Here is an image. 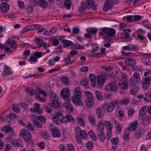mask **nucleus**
Instances as JSON below:
<instances>
[{"mask_svg": "<svg viewBox=\"0 0 151 151\" xmlns=\"http://www.w3.org/2000/svg\"><path fill=\"white\" fill-rule=\"evenodd\" d=\"M144 76L145 77L141 82V84L143 89H147L150 85L151 81V71L148 70L145 72Z\"/></svg>", "mask_w": 151, "mask_h": 151, "instance_id": "nucleus-1", "label": "nucleus"}, {"mask_svg": "<svg viewBox=\"0 0 151 151\" xmlns=\"http://www.w3.org/2000/svg\"><path fill=\"white\" fill-rule=\"evenodd\" d=\"M75 132L76 135L80 137L83 139H85L87 138V133L85 130H81L80 127L77 126L75 128Z\"/></svg>", "mask_w": 151, "mask_h": 151, "instance_id": "nucleus-2", "label": "nucleus"}, {"mask_svg": "<svg viewBox=\"0 0 151 151\" xmlns=\"http://www.w3.org/2000/svg\"><path fill=\"white\" fill-rule=\"evenodd\" d=\"M70 93L69 89L65 88L61 91L60 93L61 96L63 97L64 100L67 102H69L70 101Z\"/></svg>", "mask_w": 151, "mask_h": 151, "instance_id": "nucleus-3", "label": "nucleus"}, {"mask_svg": "<svg viewBox=\"0 0 151 151\" xmlns=\"http://www.w3.org/2000/svg\"><path fill=\"white\" fill-rule=\"evenodd\" d=\"M63 117L62 113L60 112H58L52 117V119L55 123L58 125H60L62 124L61 119Z\"/></svg>", "mask_w": 151, "mask_h": 151, "instance_id": "nucleus-4", "label": "nucleus"}, {"mask_svg": "<svg viewBox=\"0 0 151 151\" xmlns=\"http://www.w3.org/2000/svg\"><path fill=\"white\" fill-rule=\"evenodd\" d=\"M20 135L22 136L24 139L27 141H29L31 139V136L28 133V131L26 129H22L20 132Z\"/></svg>", "mask_w": 151, "mask_h": 151, "instance_id": "nucleus-5", "label": "nucleus"}, {"mask_svg": "<svg viewBox=\"0 0 151 151\" xmlns=\"http://www.w3.org/2000/svg\"><path fill=\"white\" fill-rule=\"evenodd\" d=\"M118 102L116 101H114L106 105V111L108 113L112 112L114 109L116 105L117 104Z\"/></svg>", "mask_w": 151, "mask_h": 151, "instance_id": "nucleus-6", "label": "nucleus"}, {"mask_svg": "<svg viewBox=\"0 0 151 151\" xmlns=\"http://www.w3.org/2000/svg\"><path fill=\"white\" fill-rule=\"evenodd\" d=\"M146 112H148L150 114H151V105L149 106H145L142 107L140 109L139 115L143 116L146 115Z\"/></svg>", "mask_w": 151, "mask_h": 151, "instance_id": "nucleus-7", "label": "nucleus"}, {"mask_svg": "<svg viewBox=\"0 0 151 151\" xmlns=\"http://www.w3.org/2000/svg\"><path fill=\"white\" fill-rule=\"evenodd\" d=\"M75 121L74 117L71 115L68 114L62 118L61 122L62 124H65L70 122H74Z\"/></svg>", "mask_w": 151, "mask_h": 151, "instance_id": "nucleus-8", "label": "nucleus"}, {"mask_svg": "<svg viewBox=\"0 0 151 151\" xmlns=\"http://www.w3.org/2000/svg\"><path fill=\"white\" fill-rule=\"evenodd\" d=\"M29 111L32 112L35 114H40L42 113V109L40 107V104L36 103L34 107V108H31L29 109Z\"/></svg>", "mask_w": 151, "mask_h": 151, "instance_id": "nucleus-9", "label": "nucleus"}, {"mask_svg": "<svg viewBox=\"0 0 151 151\" xmlns=\"http://www.w3.org/2000/svg\"><path fill=\"white\" fill-rule=\"evenodd\" d=\"M104 128H99L98 130H97V137L98 139L101 142L104 141L106 138V136L104 134Z\"/></svg>", "mask_w": 151, "mask_h": 151, "instance_id": "nucleus-10", "label": "nucleus"}, {"mask_svg": "<svg viewBox=\"0 0 151 151\" xmlns=\"http://www.w3.org/2000/svg\"><path fill=\"white\" fill-rule=\"evenodd\" d=\"M106 76L104 74L98 75L97 78V82L98 84L100 85L104 84L107 79Z\"/></svg>", "mask_w": 151, "mask_h": 151, "instance_id": "nucleus-11", "label": "nucleus"}, {"mask_svg": "<svg viewBox=\"0 0 151 151\" xmlns=\"http://www.w3.org/2000/svg\"><path fill=\"white\" fill-rule=\"evenodd\" d=\"M139 123L138 121H135L131 123L127 129L129 131L134 132L137 127Z\"/></svg>", "mask_w": 151, "mask_h": 151, "instance_id": "nucleus-12", "label": "nucleus"}, {"mask_svg": "<svg viewBox=\"0 0 151 151\" xmlns=\"http://www.w3.org/2000/svg\"><path fill=\"white\" fill-rule=\"evenodd\" d=\"M9 9V5L6 3H2L0 5V10L3 13L7 12Z\"/></svg>", "mask_w": 151, "mask_h": 151, "instance_id": "nucleus-13", "label": "nucleus"}, {"mask_svg": "<svg viewBox=\"0 0 151 151\" xmlns=\"http://www.w3.org/2000/svg\"><path fill=\"white\" fill-rule=\"evenodd\" d=\"M109 90L113 92H116L118 90V88L117 84L115 82H112L109 84Z\"/></svg>", "mask_w": 151, "mask_h": 151, "instance_id": "nucleus-14", "label": "nucleus"}, {"mask_svg": "<svg viewBox=\"0 0 151 151\" xmlns=\"http://www.w3.org/2000/svg\"><path fill=\"white\" fill-rule=\"evenodd\" d=\"M52 134L54 137L58 138L61 136V132L59 129L57 128H55L51 130Z\"/></svg>", "mask_w": 151, "mask_h": 151, "instance_id": "nucleus-15", "label": "nucleus"}, {"mask_svg": "<svg viewBox=\"0 0 151 151\" xmlns=\"http://www.w3.org/2000/svg\"><path fill=\"white\" fill-rule=\"evenodd\" d=\"M37 5L38 6L43 9H46L48 6V3L46 0H38Z\"/></svg>", "mask_w": 151, "mask_h": 151, "instance_id": "nucleus-16", "label": "nucleus"}, {"mask_svg": "<svg viewBox=\"0 0 151 151\" xmlns=\"http://www.w3.org/2000/svg\"><path fill=\"white\" fill-rule=\"evenodd\" d=\"M81 89L79 87L75 88L73 90V97H81L82 94Z\"/></svg>", "mask_w": 151, "mask_h": 151, "instance_id": "nucleus-17", "label": "nucleus"}, {"mask_svg": "<svg viewBox=\"0 0 151 151\" xmlns=\"http://www.w3.org/2000/svg\"><path fill=\"white\" fill-rule=\"evenodd\" d=\"M81 97H73L72 98V101L73 103L76 106H81L83 105L82 101L80 99Z\"/></svg>", "mask_w": 151, "mask_h": 151, "instance_id": "nucleus-18", "label": "nucleus"}, {"mask_svg": "<svg viewBox=\"0 0 151 151\" xmlns=\"http://www.w3.org/2000/svg\"><path fill=\"white\" fill-rule=\"evenodd\" d=\"M12 145L16 147H20L22 145V142L19 139H16L13 140L12 142Z\"/></svg>", "mask_w": 151, "mask_h": 151, "instance_id": "nucleus-19", "label": "nucleus"}, {"mask_svg": "<svg viewBox=\"0 0 151 151\" xmlns=\"http://www.w3.org/2000/svg\"><path fill=\"white\" fill-rule=\"evenodd\" d=\"M4 70L2 73V75L3 76H6L7 75H9L12 73V72L10 70V68H8L7 66L5 65L4 66Z\"/></svg>", "mask_w": 151, "mask_h": 151, "instance_id": "nucleus-20", "label": "nucleus"}, {"mask_svg": "<svg viewBox=\"0 0 151 151\" xmlns=\"http://www.w3.org/2000/svg\"><path fill=\"white\" fill-rule=\"evenodd\" d=\"M124 63L130 66H134L136 64L135 60L132 59H126L124 60Z\"/></svg>", "mask_w": 151, "mask_h": 151, "instance_id": "nucleus-21", "label": "nucleus"}, {"mask_svg": "<svg viewBox=\"0 0 151 151\" xmlns=\"http://www.w3.org/2000/svg\"><path fill=\"white\" fill-rule=\"evenodd\" d=\"M64 106L68 112H73V107L71 104L68 103H65L64 104Z\"/></svg>", "mask_w": 151, "mask_h": 151, "instance_id": "nucleus-22", "label": "nucleus"}, {"mask_svg": "<svg viewBox=\"0 0 151 151\" xmlns=\"http://www.w3.org/2000/svg\"><path fill=\"white\" fill-rule=\"evenodd\" d=\"M103 110L100 107H98L96 110V114L98 118L100 119L103 117Z\"/></svg>", "mask_w": 151, "mask_h": 151, "instance_id": "nucleus-23", "label": "nucleus"}, {"mask_svg": "<svg viewBox=\"0 0 151 151\" xmlns=\"http://www.w3.org/2000/svg\"><path fill=\"white\" fill-rule=\"evenodd\" d=\"M118 85L121 90H125L128 88L127 82L125 81H124L122 83L119 82Z\"/></svg>", "mask_w": 151, "mask_h": 151, "instance_id": "nucleus-24", "label": "nucleus"}, {"mask_svg": "<svg viewBox=\"0 0 151 151\" xmlns=\"http://www.w3.org/2000/svg\"><path fill=\"white\" fill-rule=\"evenodd\" d=\"M6 44L8 45H10L11 47L15 49L17 47V45L16 43V42L14 40H6Z\"/></svg>", "mask_w": 151, "mask_h": 151, "instance_id": "nucleus-25", "label": "nucleus"}, {"mask_svg": "<svg viewBox=\"0 0 151 151\" xmlns=\"http://www.w3.org/2000/svg\"><path fill=\"white\" fill-rule=\"evenodd\" d=\"M109 0H106L105 1V4L104 6L103 11L104 12H106L108 10V9H110L113 5L111 4H110L109 3Z\"/></svg>", "mask_w": 151, "mask_h": 151, "instance_id": "nucleus-26", "label": "nucleus"}, {"mask_svg": "<svg viewBox=\"0 0 151 151\" xmlns=\"http://www.w3.org/2000/svg\"><path fill=\"white\" fill-rule=\"evenodd\" d=\"M25 92L27 93L32 96L35 94L37 92V91L36 90L29 87H27L25 89Z\"/></svg>", "mask_w": 151, "mask_h": 151, "instance_id": "nucleus-27", "label": "nucleus"}, {"mask_svg": "<svg viewBox=\"0 0 151 151\" xmlns=\"http://www.w3.org/2000/svg\"><path fill=\"white\" fill-rule=\"evenodd\" d=\"M83 4L85 5L86 9H89L92 7L94 4V2L93 0H87L86 2L83 3Z\"/></svg>", "mask_w": 151, "mask_h": 151, "instance_id": "nucleus-28", "label": "nucleus"}, {"mask_svg": "<svg viewBox=\"0 0 151 151\" xmlns=\"http://www.w3.org/2000/svg\"><path fill=\"white\" fill-rule=\"evenodd\" d=\"M133 78L134 81L137 84H139L140 82V76L138 73H135L133 74Z\"/></svg>", "mask_w": 151, "mask_h": 151, "instance_id": "nucleus-29", "label": "nucleus"}, {"mask_svg": "<svg viewBox=\"0 0 151 151\" xmlns=\"http://www.w3.org/2000/svg\"><path fill=\"white\" fill-rule=\"evenodd\" d=\"M143 134V130L140 128L138 129L135 134V137L138 139H140Z\"/></svg>", "mask_w": 151, "mask_h": 151, "instance_id": "nucleus-30", "label": "nucleus"}, {"mask_svg": "<svg viewBox=\"0 0 151 151\" xmlns=\"http://www.w3.org/2000/svg\"><path fill=\"white\" fill-rule=\"evenodd\" d=\"M88 118L89 121L90 122V124L92 125H96V123L95 121V117L94 115H89L88 116Z\"/></svg>", "mask_w": 151, "mask_h": 151, "instance_id": "nucleus-31", "label": "nucleus"}, {"mask_svg": "<svg viewBox=\"0 0 151 151\" xmlns=\"http://www.w3.org/2000/svg\"><path fill=\"white\" fill-rule=\"evenodd\" d=\"M61 42L64 43L63 46L64 48L73 45V43L70 41L63 40Z\"/></svg>", "mask_w": 151, "mask_h": 151, "instance_id": "nucleus-32", "label": "nucleus"}, {"mask_svg": "<svg viewBox=\"0 0 151 151\" xmlns=\"http://www.w3.org/2000/svg\"><path fill=\"white\" fill-rule=\"evenodd\" d=\"M53 102L52 103L49 104V106L54 108H57L58 107L59 104L57 99H55L52 101Z\"/></svg>", "mask_w": 151, "mask_h": 151, "instance_id": "nucleus-33", "label": "nucleus"}, {"mask_svg": "<svg viewBox=\"0 0 151 151\" xmlns=\"http://www.w3.org/2000/svg\"><path fill=\"white\" fill-rule=\"evenodd\" d=\"M109 28L107 27L103 28L101 30V31L99 32V35L103 36L105 34H106L108 35L109 31Z\"/></svg>", "mask_w": 151, "mask_h": 151, "instance_id": "nucleus-34", "label": "nucleus"}, {"mask_svg": "<svg viewBox=\"0 0 151 151\" xmlns=\"http://www.w3.org/2000/svg\"><path fill=\"white\" fill-rule=\"evenodd\" d=\"M77 121L82 126H84L85 124V121L83 116H78L76 119Z\"/></svg>", "mask_w": 151, "mask_h": 151, "instance_id": "nucleus-35", "label": "nucleus"}, {"mask_svg": "<svg viewBox=\"0 0 151 151\" xmlns=\"http://www.w3.org/2000/svg\"><path fill=\"white\" fill-rule=\"evenodd\" d=\"M104 125L107 128V132H111L112 130L113 125L108 121L104 122Z\"/></svg>", "mask_w": 151, "mask_h": 151, "instance_id": "nucleus-36", "label": "nucleus"}, {"mask_svg": "<svg viewBox=\"0 0 151 151\" xmlns=\"http://www.w3.org/2000/svg\"><path fill=\"white\" fill-rule=\"evenodd\" d=\"M61 81L63 84L66 85L69 84L70 81L69 78L66 76H63L61 78Z\"/></svg>", "mask_w": 151, "mask_h": 151, "instance_id": "nucleus-37", "label": "nucleus"}, {"mask_svg": "<svg viewBox=\"0 0 151 151\" xmlns=\"http://www.w3.org/2000/svg\"><path fill=\"white\" fill-rule=\"evenodd\" d=\"M93 99H86V104L87 106L88 107H92L94 104L93 101Z\"/></svg>", "mask_w": 151, "mask_h": 151, "instance_id": "nucleus-38", "label": "nucleus"}, {"mask_svg": "<svg viewBox=\"0 0 151 151\" xmlns=\"http://www.w3.org/2000/svg\"><path fill=\"white\" fill-rule=\"evenodd\" d=\"M2 130L7 133L12 132V129L11 127L8 125L3 128L2 129Z\"/></svg>", "mask_w": 151, "mask_h": 151, "instance_id": "nucleus-39", "label": "nucleus"}, {"mask_svg": "<svg viewBox=\"0 0 151 151\" xmlns=\"http://www.w3.org/2000/svg\"><path fill=\"white\" fill-rule=\"evenodd\" d=\"M33 118H36V119H38L42 123H44L45 122V117L42 116H37L36 115H33L32 116Z\"/></svg>", "mask_w": 151, "mask_h": 151, "instance_id": "nucleus-40", "label": "nucleus"}, {"mask_svg": "<svg viewBox=\"0 0 151 151\" xmlns=\"http://www.w3.org/2000/svg\"><path fill=\"white\" fill-rule=\"evenodd\" d=\"M143 62L146 65H149L151 64V58L146 57L142 59Z\"/></svg>", "mask_w": 151, "mask_h": 151, "instance_id": "nucleus-41", "label": "nucleus"}, {"mask_svg": "<svg viewBox=\"0 0 151 151\" xmlns=\"http://www.w3.org/2000/svg\"><path fill=\"white\" fill-rule=\"evenodd\" d=\"M142 23L145 28L149 29H151L150 22H149L147 20H145L142 22Z\"/></svg>", "mask_w": 151, "mask_h": 151, "instance_id": "nucleus-42", "label": "nucleus"}, {"mask_svg": "<svg viewBox=\"0 0 151 151\" xmlns=\"http://www.w3.org/2000/svg\"><path fill=\"white\" fill-rule=\"evenodd\" d=\"M129 131L126 129L125 131L124 134L123 135V138L126 141H129L130 138L129 137Z\"/></svg>", "mask_w": 151, "mask_h": 151, "instance_id": "nucleus-43", "label": "nucleus"}, {"mask_svg": "<svg viewBox=\"0 0 151 151\" xmlns=\"http://www.w3.org/2000/svg\"><path fill=\"white\" fill-rule=\"evenodd\" d=\"M116 30L114 29L109 28L107 36H109L110 37H112L116 34Z\"/></svg>", "mask_w": 151, "mask_h": 151, "instance_id": "nucleus-44", "label": "nucleus"}, {"mask_svg": "<svg viewBox=\"0 0 151 151\" xmlns=\"http://www.w3.org/2000/svg\"><path fill=\"white\" fill-rule=\"evenodd\" d=\"M13 110L16 113H18L20 111V107L17 104H14L12 106Z\"/></svg>", "mask_w": 151, "mask_h": 151, "instance_id": "nucleus-45", "label": "nucleus"}, {"mask_svg": "<svg viewBox=\"0 0 151 151\" xmlns=\"http://www.w3.org/2000/svg\"><path fill=\"white\" fill-rule=\"evenodd\" d=\"M49 98L51 100L53 101V99H57V95L53 91H50L49 93Z\"/></svg>", "mask_w": 151, "mask_h": 151, "instance_id": "nucleus-46", "label": "nucleus"}, {"mask_svg": "<svg viewBox=\"0 0 151 151\" xmlns=\"http://www.w3.org/2000/svg\"><path fill=\"white\" fill-rule=\"evenodd\" d=\"M86 30L89 32L94 34H96L98 31V29L96 28H88Z\"/></svg>", "mask_w": 151, "mask_h": 151, "instance_id": "nucleus-47", "label": "nucleus"}, {"mask_svg": "<svg viewBox=\"0 0 151 151\" xmlns=\"http://www.w3.org/2000/svg\"><path fill=\"white\" fill-rule=\"evenodd\" d=\"M90 136L93 139L96 141L97 139V137L96 136L93 131L92 130H90L88 133Z\"/></svg>", "mask_w": 151, "mask_h": 151, "instance_id": "nucleus-48", "label": "nucleus"}, {"mask_svg": "<svg viewBox=\"0 0 151 151\" xmlns=\"http://www.w3.org/2000/svg\"><path fill=\"white\" fill-rule=\"evenodd\" d=\"M67 151H75L74 146L71 144L69 143L67 145Z\"/></svg>", "mask_w": 151, "mask_h": 151, "instance_id": "nucleus-49", "label": "nucleus"}, {"mask_svg": "<svg viewBox=\"0 0 151 151\" xmlns=\"http://www.w3.org/2000/svg\"><path fill=\"white\" fill-rule=\"evenodd\" d=\"M71 3V0H66L64 3L65 6L66 7L67 9H70Z\"/></svg>", "mask_w": 151, "mask_h": 151, "instance_id": "nucleus-50", "label": "nucleus"}, {"mask_svg": "<svg viewBox=\"0 0 151 151\" xmlns=\"http://www.w3.org/2000/svg\"><path fill=\"white\" fill-rule=\"evenodd\" d=\"M33 124L35 127L38 128H41L42 126V125L41 123L35 120L33 121Z\"/></svg>", "mask_w": 151, "mask_h": 151, "instance_id": "nucleus-51", "label": "nucleus"}, {"mask_svg": "<svg viewBox=\"0 0 151 151\" xmlns=\"http://www.w3.org/2000/svg\"><path fill=\"white\" fill-rule=\"evenodd\" d=\"M95 93L96 98L100 100H102L103 99V97L100 92L98 91H96Z\"/></svg>", "mask_w": 151, "mask_h": 151, "instance_id": "nucleus-52", "label": "nucleus"}, {"mask_svg": "<svg viewBox=\"0 0 151 151\" xmlns=\"http://www.w3.org/2000/svg\"><path fill=\"white\" fill-rule=\"evenodd\" d=\"M119 138L117 137L112 138L111 140V142L114 144L117 145L118 144L119 142Z\"/></svg>", "mask_w": 151, "mask_h": 151, "instance_id": "nucleus-53", "label": "nucleus"}, {"mask_svg": "<svg viewBox=\"0 0 151 151\" xmlns=\"http://www.w3.org/2000/svg\"><path fill=\"white\" fill-rule=\"evenodd\" d=\"M151 120V118L150 116H147L143 120L144 123L146 124H148L149 123Z\"/></svg>", "mask_w": 151, "mask_h": 151, "instance_id": "nucleus-54", "label": "nucleus"}, {"mask_svg": "<svg viewBox=\"0 0 151 151\" xmlns=\"http://www.w3.org/2000/svg\"><path fill=\"white\" fill-rule=\"evenodd\" d=\"M86 96L87 97V99H93L92 94L90 91H86L85 92Z\"/></svg>", "mask_w": 151, "mask_h": 151, "instance_id": "nucleus-55", "label": "nucleus"}, {"mask_svg": "<svg viewBox=\"0 0 151 151\" xmlns=\"http://www.w3.org/2000/svg\"><path fill=\"white\" fill-rule=\"evenodd\" d=\"M106 50V49L105 48H101L100 49L101 52L97 53L96 55L98 57H101Z\"/></svg>", "mask_w": 151, "mask_h": 151, "instance_id": "nucleus-56", "label": "nucleus"}, {"mask_svg": "<svg viewBox=\"0 0 151 151\" xmlns=\"http://www.w3.org/2000/svg\"><path fill=\"white\" fill-rule=\"evenodd\" d=\"M104 124L102 121L100 120L98 122V124L97 125V130H98L99 128H104L102 127L104 126Z\"/></svg>", "mask_w": 151, "mask_h": 151, "instance_id": "nucleus-57", "label": "nucleus"}, {"mask_svg": "<svg viewBox=\"0 0 151 151\" xmlns=\"http://www.w3.org/2000/svg\"><path fill=\"white\" fill-rule=\"evenodd\" d=\"M102 68L107 72H109L112 70V68L111 66H109L108 67H107L105 66H102Z\"/></svg>", "mask_w": 151, "mask_h": 151, "instance_id": "nucleus-58", "label": "nucleus"}, {"mask_svg": "<svg viewBox=\"0 0 151 151\" xmlns=\"http://www.w3.org/2000/svg\"><path fill=\"white\" fill-rule=\"evenodd\" d=\"M112 137L111 132H106V139L108 140L110 139Z\"/></svg>", "mask_w": 151, "mask_h": 151, "instance_id": "nucleus-59", "label": "nucleus"}, {"mask_svg": "<svg viewBox=\"0 0 151 151\" xmlns=\"http://www.w3.org/2000/svg\"><path fill=\"white\" fill-rule=\"evenodd\" d=\"M57 30V28L55 27H53L50 29L49 31L50 35L49 36L52 35L55 33Z\"/></svg>", "mask_w": 151, "mask_h": 151, "instance_id": "nucleus-60", "label": "nucleus"}, {"mask_svg": "<svg viewBox=\"0 0 151 151\" xmlns=\"http://www.w3.org/2000/svg\"><path fill=\"white\" fill-rule=\"evenodd\" d=\"M121 102L122 104H127L129 102V99L125 98L121 100Z\"/></svg>", "mask_w": 151, "mask_h": 151, "instance_id": "nucleus-61", "label": "nucleus"}, {"mask_svg": "<svg viewBox=\"0 0 151 151\" xmlns=\"http://www.w3.org/2000/svg\"><path fill=\"white\" fill-rule=\"evenodd\" d=\"M99 49L98 44H96L95 45H93L92 47V52H93L97 51Z\"/></svg>", "mask_w": 151, "mask_h": 151, "instance_id": "nucleus-62", "label": "nucleus"}, {"mask_svg": "<svg viewBox=\"0 0 151 151\" xmlns=\"http://www.w3.org/2000/svg\"><path fill=\"white\" fill-rule=\"evenodd\" d=\"M86 146L88 149H91L93 146V142L91 141H89L86 143Z\"/></svg>", "mask_w": 151, "mask_h": 151, "instance_id": "nucleus-63", "label": "nucleus"}, {"mask_svg": "<svg viewBox=\"0 0 151 151\" xmlns=\"http://www.w3.org/2000/svg\"><path fill=\"white\" fill-rule=\"evenodd\" d=\"M130 50L136 51L138 50V47L132 44H129Z\"/></svg>", "mask_w": 151, "mask_h": 151, "instance_id": "nucleus-64", "label": "nucleus"}]
</instances>
